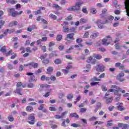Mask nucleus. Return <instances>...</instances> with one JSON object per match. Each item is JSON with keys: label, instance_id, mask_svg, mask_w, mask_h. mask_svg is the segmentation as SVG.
I'll return each mask as SVG.
<instances>
[{"label": "nucleus", "instance_id": "obj_42", "mask_svg": "<svg viewBox=\"0 0 129 129\" xmlns=\"http://www.w3.org/2000/svg\"><path fill=\"white\" fill-rule=\"evenodd\" d=\"M80 99H81V96H78L77 98L76 99V101L75 102V103L76 104L78 101H80Z\"/></svg>", "mask_w": 129, "mask_h": 129}, {"label": "nucleus", "instance_id": "obj_59", "mask_svg": "<svg viewBox=\"0 0 129 129\" xmlns=\"http://www.w3.org/2000/svg\"><path fill=\"white\" fill-rule=\"evenodd\" d=\"M76 43H82V39L81 38H78L76 40Z\"/></svg>", "mask_w": 129, "mask_h": 129}, {"label": "nucleus", "instance_id": "obj_1", "mask_svg": "<svg viewBox=\"0 0 129 129\" xmlns=\"http://www.w3.org/2000/svg\"><path fill=\"white\" fill-rule=\"evenodd\" d=\"M84 3L83 2H77L75 6H72L67 9V11L69 12H77V11H80V9H81V6L83 5Z\"/></svg>", "mask_w": 129, "mask_h": 129}, {"label": "nucleus", "instance_id": "obj_12", "mask_svg": "<svg viewBox=\"0 0 129 129\" xmlns=\"http://www.w3.org/2000/svg\"><path fill=\"white\" fill-rule=\"evenodd\" d=\"M90 13L93 15H95V14L97 13V10H96V8H92L90 9Z\"/></svg>", "mask_w": 129, "mask_h": 129}, {"label": "nucleus", "instance_id": "obj_43", "mask_svg": "<svg viewBox=\"0 0 129 129\" xmlns=\"http://www.w3.org/2000/svg\"><path fill=\"white\" fill-rule=\"evenodd\" d=\"M8 68H9V69H10V70H12V69H14V68H15L14 67H13V65L8 63Z\"/></svg>", "mask_w": 129, "mask_h": 129}, {"label": "nucleus", "instance_id": "obj_52", "mask_svg": "<svg viewBox=\"0 0 129 129\" xmlns=\"http://www.w3.org/2000/svg\"><path fill=\"white\" fill-rule=\"evenodd\" d=\"M104 77H105V73H103L102 74H101L99 77V78L100 79H101L102 78H104Z\"/></svg>", "mask_w": 129, "mask_h": 129}, {"label": "nucleus", "instance_id": "obj_13", "mask_svg": "<svg viewBox=\"0 0 129 129\" xmlns=\"http://www.w3.org/2000/svg\"><path fill=\"white\" fill-rule=\"evenodd\" d=\"M35 114H32L28 117V120H31V121H36L35 120Z\"/></svg>", "mask_w": 129, "mask_h": 129}, {"label": "nucleus", "instance_id": "obj_8", "mask_svg": "<svg viewBox=\"0 0 129 129\" xmlns=\"http://www.w3.org/2000/svg\"><path fill=\"white\" fill-rule=\"evenodd\" d=\"M51 86L48 85V84H45V85H40V88L39 89V91H42L43 90V88H49Z\"/></svg>", "mask_w": 129, "mask_h": 129}, {"label": "nucleus", "instance_id": "obj_3", "mask_svg": "<svg viewBox=\"0 0 129 129\" xmlns=\"http://www.w3.org/2000/svg\"><path fill=\"white\" fill-rule=\"evenodd\" d=\"M112 39L110 36H108L106 37V39H104L102 40V44L103 45H109V44H110V42H111Z\"/></svg>", "mask_w": 129, "mask_h": 129}, {"label": "nucleus", "instance_id": "obj_35", "mask_svg": "<svg viewBox=\"0 0 129 129\" xmlns=\"http://www.w3.org/2000/svg\"><path fill=\"white\" fill-rule=\"evenodd\" d=\"M14 117L12 115H9L8 116V120L9 121L12 122L14 120Z\"/></svg>", "mask_w": 129, "mask_h": 129}, {"label": "nucleus", "instance_id": "obj_29", "mask_svg": "<svg viewBox=\"0 0 129 129\" xmlns=\"http://www.w3.org/2000/svg\"><path fill=\"white\" fill-rule=\"evenodd\" d=\"M117 109H118V110H119L120 111H122V110H124V109H125V108H124L122 106H117Z\"/></svg>", "mask_w": 129, "mask_h": 129}, {"label": "nucleus", "instance_id": "obj_38", "mask_svg": "<svg viewBox=\"0 0 129 129\" xmlns=\"http://www.w3.org/2000/svg\"><path fill=\"white\" fill-rule=\"evenodd\" d=\"M21 90L20 89H17L15 91L16 93H18L20 95H22L23 93L21 92Z\"/></svg>", "mask_w": 129, "mask_h": 129}, {"label": "nucleus", "instance_id": "obj_20", "mask_svg": "<svg viewBox=\"0 0 129 129\" xmlns=\"http://www.w3.org/2000/svg\"><path fill=\"white\" fill-rule=\"evenodd\" d=\"M14 127H15V126H14V125H5L4 126V128L5 129H12V128H14Z\"/></svg>", "mask_w": 129, "mask_h": 129}, {"label": "nucleus", "instance_id": "obj_30", "mask_svg": "<svg viewBox=\"0 0 129 129\" xmlns=\"http://www.w3.org/2000/svg\"><path fill=\"white\" fill-rule=\"evenodd\" d=\"M69 28H68V27H63V31L64 32V33H68L69 32Z\"/></svg>", "mask_w": 129, "mask_h": 129}, {"label": "nucleus", "instance_id": "obj_19", "mask_svg": "<svg viewBox=\"0 0 129 129\" xmlns=\"http://www.w3.org/2000/svg\"><path fill=\"white\" fill-rule=\"evenodd\" d=\"M33 110H34V108H33V107H32V106H28L26 107V111H29L30 112L33 111Z\"/></svg>", "mask_w": 129, "mask_h": 129}, {"label": "nucleus", "instance_id": "obj_7", "mask_svg": "<svg viewBox=\"0 0 129 129\" xmlns=\"http://www.w3.org/2000/svg\"><path fill=\"white\" fill-rule=\"evenodd\" d=\"M97 71L98 72H103L104 71V66L100 64L97 68Z\"/></svg>", "mask_w": 129, "mask_h": 129}, {"label": "nucleus", "instance_id": "obj_36", "mask_svg": "<svg viewBox=\"0 0 129 129\" xmlns=\"http://www.w3.org/2000/svg\"><path fill=\"white\" fill-rule=\"evenodd\" d=\"M33 13H34L35 16H37V15H40V14H42V12L40 10H38L36 11H34Z\"/></svg>", "mask_w": 129, "mask_h": 129}, {"label": "nucleus", "instance_id": "obj_10", "mask_svg": "<svg viewBox=\"0 0 129 129\" xmlns=\"http://www.w3.org/2000/svg\"><path fill=\"white\" fill-rule=\"evenodd\" d=\"M6 2L7 4H10V5H16V4L17 3V1L15 0H6Z\"/></svg>", "mask_w": 129, "mask_h": 129}, {"label": "nucleus", "instance_id": "obj_5", "mask_svg": "<svg viewBox=\"0 0 129 129\" xmlns=\"http://www.w3.org/2000/svg\"><path fill=\"white\" fill-rule=\"evenodd\" d=\"M118 127H121L122 129H128L129 125L127 124H123L121 123H119L118 124Z\"/></svg>", "mask_w": 129, "mask_h": 129}, {"label": "nucleus", "instance_id": "obj_54", "mask_svg": "<svg viewBox=\"0 0 129 129\" xmlns=\"http://www.w3.org/2000/svg\"><path fill=\"white\" fill-rule=\"evenodd\" d=\"M106 12H107V10H106V9H103L101 15H105V14H106Z\"/></svg>", "mask_w": 129, "mask_h": 129}, {"label": "nucleus", "instance_id": "obj_55", "mask_svg": "<svg viewBox=\"0 0 129 129\" xmlns=\"http://www.w3.org/2000/svg\"><path fill=\"white\" fill-rule=\"evenodd\" d=\"M15 8L16 10H18V9H21V8H22V6H21V4H18L15 6Z\"/></svg>", "mask_w": 129, "mask_h": 129}, {"label": "nucleus", "instance_id": "obj_53", "mask_svg": "<svg viewBox=\"0 0 129 129\" xmlns=\"http://www.w3.org/2000/svg\"><path fill=\"white\" fill-rule=\"evenodd\" d=\"M95 58H96V59H97L98 60H100V59L102 58V56L100 55H97L95 56Z\"/></svg>", "mask_w": 129, "mask_h": 129}, {"label": "nucleus", "instance_id": "obj_32", "mask_svg": "<svg viewBox=\"0 0 129 129\" xmlns=\"http://www.w3.org/2000/svg\"><path fill=\"white\" fill-rule=\"evenodd\" d=\"M90 86H89V85H87L86 87H85L84 88V93H87V92H88V89L90 87Z\"/></svg>", "mask_w": 129, "mask_h": 129}, {"label": "nucleus", "instance_id": "obj_51", "mask_svg": "<svg viewBox=\"0 0 129 129\" xmlns=\"http://www.w3.org/2000/svg\"><path fill=\"white\" fill-rule=\"evenodd\" d=\"M71 126H73V127H78L79 126V124L77 123H72L71 124Z\"/></svg>", "mask_w": 129, "mask_h": 129}, {"label": "nucleus", "instance_id": "obj_34", "mask_svg": "<svg viewBox=\"0 0 129 129\" xmlns=\"http://www.w3.org/2000/svg\"><path fill=\"white\" fill-rule=\"evenodd\" d=\"M7 46H4L1 49L0 51L2 52L3 53H6L7 52V49H6Z\"/></svg>", "mask_w": 129, "mask_h": 129}, {"label": "nucleus", "instance_id": "obj_14", "mask_svg": "<svg viewBox=\"0 0 129 129\" xmlns=\"http://www.w3.org/2000/svg\"><path fill=\"white\" fill-rule=\"evenodd\" d=\"M54 70V68H53V67H49L48 68H47V74H52V72H53V71Z\"/></svg>", "mask_w": 129, "mask_h": 129}, {"label": "nucleus", "instance_id": "obj_6", "mask_svg": "<svg viewBox=\"0 0 129 129\" xmlns=\"http://www.w3.org/2000/svg\"><path fill=\"white\" fill-rule=\"evenodd\" d=\"M38 66H39V64L37 62H30V69H33V68H38Z\"/></svg>", "mask_w": 129, "mask_h": 129}, {"label": "nucleus", "instance_id": "obj_39", "mask_svg": "<svg viewBox=\"0 0 129 129\" xmlns=\"http://www.w3.org/2000/svg\"><path fill=\"white\" fill-rule=\"evenodd\" d=\"M97 36H98V34L97 33H93L91 35V38H92V39H95V38H96Z\"/></svg>", "mask_w": 129, "mask_h": 129}, {"label": "nucleus", "instance_id": "obj_57", "mask_svg": "<svg viewBox=\"0 0 129 129\" xmlns=\"http://www.w3.org/2000/svg\"><path fill=\"white\" fill-rule=\"evenodd\" d=\"M87 110V109H86V108H82L80 109V112H85Z\"/></svg>", "mask_w": 129, "mask_h": 129}, {"label": "nucleus", "instance_id": "obj_58", "mask_svg": "<svg viewBox=\"0 0 129 129\" xmlns=\"http://www.w3.org/2000/svg\"><path fill=\"white\" fill-rule=\"evenodd\" d=\"M96 6L98 8H103V5H102V3H98L97 4Z\"/></svg>", "mask_w": 129, "mask_h": 129}, {"label": "nucleus", "instance_id": "obj_62", "mask_svg": "<svg viewBox=\"0 0 129 129\" xmlns=\"http://www.w3.org/2000/svg\"><path fill=\"white\" fill-rule=\"evenodd\" d=\"M68 99H71L73 98V95L72 94H69L67 97Z\"/></svg>", "mask_w": 129, "mask_h": 129}, {"label": "nucleus", "instance_id": "obj_18", "mask_svg": "<svg viewBox=\"0 0 129 129\" xmlns=\"http://www.w3.org/2000/svg\"><path fill=\"white\" fill-rule=\"evenodd\" d=\"M18 25V21H14L9 24V27H13L14 26H17Z\"/></svg>", "mask_w": 129, "mask_h": 129}, {"label": "nucleus", "instance_id": "obj_46", "mask_svg": "<svg viewBox=\"0 0 129 129\" xmlns=\"http://www.w3.org/2000/svg\"><path fill=\"white\" fill-rule=\"evenodd\" d=\"M92 81H101V80L96 77H94L93 79H92Z\"/></svg>", "mask_w": 129, "mask_h": 129}, {"label": "nucleus", "instance_id": "obj_50", "mask_svg": "<svg viewBox=\"0 0 129 129\" xmlns=\"http://www.w3.org/2000/svg\"><path fill=\"white\" fill-rule=\"evenodd\" d=\"M57 41H61L62 40V35H58L56 37Z\"/></svg>", "mask_w": 129, "mask_h": 129}, {"label": "nucleus", "instance_id": "obj_37", "mask_svg": "<svg viewBox=\"0 0 129 129\" xmlns=\"http://www.w3.org/2000/svg\"><path fill=\"white\" fill-rule=\"evenodd\" d=\"M82 12L84 14H88V11H87V8L83 7L82 8Z\"/></svg>", "mask_w": 129, "mask_h": 129}, {"label": "nucleus", "instance_id": "obj_47", "mask_svg": "<svg viewBox=\"0 0 129 129\" xmlns=\"http://www.w3.org/2000/svg\"><path fill=\"white\" fill-rule=\"evenodd\" d=\"M54 118H56V119H60L61 118H62V117L61 116V115H56L54 116Z\"/></svg>", "mask_w": 129, "mask_h": 129}, {"label": "nucleus", "instance_id": "obj_48", "mask_svg": "<svg viewBox=\"0 0 129 129\" xmlns=\"http://www.w3.org/2000/svg\"><path fill=\"white\" fill-rule=\"evenodd\" d=\"M34 86H35V85L32 83H30L28 85V87H29V88H33Z\"/></svg>", "mask_w": 129, "mask_h": 129}, {"label": "nucleus", "instance_id": "obj_9", "mask_svg": "<svg viewBox=\"0 0 129 129\" xmlns=\"http://www.w3.org/2000/svg\"><path fill=\"white\" fill-rule=\"evenodd\" d=\"M62 62H63V59L61 58H56L54 60V63L57 65L62 64Z\"/></svg>", "mask_w": 129, "mask_h": 129}, {"label": "nucleus", "instance_id": "obj_27", "mask_svg": "<svg viewBox=\"0 0 129 129\" xmlns=\"http://www.w3.org/2000/svg\"><path fill=\"white\" fill-rule=\"evenodd\" d=\"M38 80L35 77V76H31L30 77V81L36 82Z\"/></svg>", "mask_w": 129, "mask_h": 129}, {"label": "nucleus", "instance_id": "obj_64", "mask_svg": "<svg viewBox=\"0 0 129 129\" xmlns=\"http://www.w3.org/2000/svg\"><path fill=\"white\" fill-rule=\"evenodd\" d=\"M114 14L115 15H119L120 14V11L119 10H116L114 11Z\"/></svg>", "mask_w": 129, "mask_h": 129}, {"label": "nucleus", "instance_id": "obj_31", "mask_svg": "<svg viewBox=\"0 0 129 129\" xmlns=\"http://www.w3.org/2000/svg\"><path fill=\"white\" fill-rule=\"evenodd\" d=\"M7 35H8L7 33H4L3 34L0 35V39H4L5 38H7Z\"/></svg>", "mask_w": 129, "mask_h": 129}, {"label": "nucleus", "instance_id": "obj_23", "mask_svg": "<svg viewBox=\"0 0 129 129\" xmlns=\"http://www.w3.org/2000/svg\"><path fill=\"white\" fill-rule=\"evenodd\" d=\"M80 24H85L87 23V19H85V18H81L80 20Z\"/></svg>", "mask_w": 129, "mask_h": 129}, {"label": "nucleus", "instance_id": "obj_44", "mask_svg": "<svg viewBox=\"0 0 129 129\" xmlns=\"http://www.w3.org/2000/svg\"><path fill=\"white\" fill-rule=\"evenodd\" d=\"M72 16L70 15L66 18V21H72Z\"/></svg>", "mask_w": 129, "mask_h": 129}, {"label": "nucleus", "instance_id": "obj_11", "mask_svg": "<svg viewBox=\"0 0 129 129\" xmlns=\"http://www.w3.org/2000/svg\"><path fill=\"white\" fill-rule=\"evenodd\" d=\"M52 8L53 9H55L57 11H60V10H62V7H60L58 4H53Z\"/></svg>", "mask_w": 129, "mask_h": 129}, {"label": "nucleus", "instance_id": "obj_60", "mask_svg": "<svg viewBox=\"0 0 129 129\" xmlns=\"http://www.w3.org/2000/svg\"><path fill=\"white\" fill-rule=\"evenodd\" d=\"M26 52H28V53H32V50H31V48L28 47L26 49Z\"/></svg>", "mask_w": 129, "mask_h": 129}, {"label": "nucleus", "instance_id": "obj_15", "mask_svg": "<svg viewBox=\"0 0 129 129\" xmlns=\"http://www.w3.org/2000/svg\"><path fill=\"white\" fill-rule=\"evenodd\" d=\"M74 33H70L67 35V38L70 39V40H74Z\"/></svg>", "mask_w": 129, "mask_h": 129}, {"label": "nucleus", "instance_id": "obj_21", "mask_svg": "<svg viewBox=\"0 0 129 129\" xmlns=\"http://www.w3.org/2000/svg\"><path fill=\"white\" fill-rule=\"evenodd\" d=\"M55 45V42H50L49 43V51H52V48H51V47H52V46H54Z\"/></svg>", "mask_w": 129, "mask_h": 129}, {"label": "nucleus", "instance_id": "obj_17", "mask_svg": "<svg viewBox=\"0 0 129 129\" xmlns=\"http://www.w3.org/2000/svg\"><path fill=\"white\" fill-rule=\"evenodd\" d=\"M70 117H75V118H79V115H78L76 113H73L70 114Z\"/></svg>", "mask_w": 129, "mask_h": 129}, {"label": "nucleus", "instance_id": "obj_33", "mask_svg": "<svg viewBox=\"0 0 129 129\" xmlns=\"http://www.w3.org/2000/svg\"><path fill=\"white\" fill-rule=\"evenodd\" d=\"M111 102H112V97L108 98L106 100V103H107V104L110 103Z\"/></svg>", "mask_w": 129, "mask_h": 129}, {"label": "nucleus", "instance_id": "obj_24", "mask_svg": "<svg viewBox=\"0 0 129 129\" xmlns=\"http://www.w3.org/2000/svg\"><path fill=\"white\" fill-rule=\"evenodd\" d=\"M49 18L50 19H52V20H57V16L55 15H53V14H50L49 15Z\"/></svg>", "mask_w": 129, "mask_h": 129}, {"label": "nucleus", "instance_id": "obj_2", "mask_svg": "<svg viewBox=\"0 0 129 129\" xmlns=\"http://www.w3.org/2000/svg\"><path fill=\"white\" fill-rule=\"evenodd\" d=\"M7 11L8 13L12 14V16L14 17H16L17 16H19L20 15H22V14H23V11H21L20 12L15 11V8H8L7 9Z\"/></svg>", "mask_w": 129, "mask_h": 129}, {"label": "nucleus", "instance_id": "obj_28", "mask_svg": "<svg viewBox=\"0 0 129 129\" xmlns=\"http://www.w3.org/2000/svg\"><path fill=\"white\" fill-rule=\"evenodd\" d=\"M118 91H119L118 90L116 89V90H114V94L115 95H117V96H121V94H119L118 93Z\"/></svg>", "mask_w": 129, "mask_h": 129}, {"label": "nucleus", "instance_id": "obj_25", "mask_svg": "<svg viewBox=\"0 0 129 129\" xmlns=\"http://www.w3.org/2000/svg\"><path fill=\"white\" fill-rule=\"evenodd\" d=\"M49 81H50V80H51V81H56L57 80V79H56V77L53 75L51 76L50 77H49Z\"/></svg>", "mask_w": 129, "mask_h": 129}, {"label": "nucleus", "instance_id": "obj_22", "mask_svg": "<svg viewBox=\"0 0 129 129\" xmlns=\"http://www.w3.org/2000/svg\"><path fill=\"white\" fill-rule=\"evenodd\" d=\"M111 88L112 89H113L114 88H115L116 89H117V90H118L119 91H121V88L117 87L116 85H111Z\"/></svg>", "mask_w": 129, "mask_h": 129}, {"label": "nucleus", "instance_id": "obj_40", "mask_svg": "<svg viewBox=\"0 0 129 129\" xmlns=\"http://www.w3.org/2000/svg\"><path fill=\"white\" fill-rule=\"evenodd\" d=\"M112 120L108 121L107 123V126H112Z\"/></svg>", "mask_w": 129, "mask_h": 129}, {"label": "nucleus", "instance_id": "obj_61", "mask_svg": "<svg viewBox=\"0 0 129 129\" xmlns=\"http://www.w3.org/2000/svg\"><path fill=\"white\" fill-rule=\"evenodd\" d=\"M58 49L60 51H62V50H63L64 49V45H59L58 47Z\"/></svg>", "mask_w": 129, "mask_h": 129}, {"label": "nucleus", "instance_id": "obj_56", "mask_svg": "<svg viewBox=\"0 0 129 129\" xmlns=\"http://www.w3.org/2000/svg\"><path fill=\"white\" fill-rule=\"evenodd\" d=\"M91 60H92V56L89 57L88 58V59H87V62L88 63H91V62H92V61Z\"/></svg>", "mask_w": 129, "mask_h": 129}, {"label": "nucleus", "instance_id": "obj_4", "mask_svg": "<svg viewBox=\"0 0 129 129\" xmlns=\"http://www.w3.org/2000/svg\"><path fill=\"white\" fill-rule=\"evenodd\" d=\"M124 5L127 16L129 17V0H126L125 2L124 3Z\"/></svg>", "mask_w": 129, "mask_h": 129}, {"label": "nucleus", "instance_id": "obj_45", "mask_svg": "<svg viewBox=\"0 0 129 129\" xmlns=\"http://www.w3.org/2000/svg\"><path fill=\"white\" fill-rule=\"evenodd\" d=\"M62 72L64 73V74H67L69 73V70L68 69H63L62 70Z\"/></svg>", "mask_w": 129, "mask_h": 129}, {"label": "nucleus", "instance_id": "obj_16", "mask_svg": "<svg viewBox=\"0 0 129 129\" xmlns=\"http://www.w3.org/2000/svg\"><path fill=\"white\" fill-rule=\"evenodd\" d=\"M49 77H46V76L45 75H43L41 77V81H45V80H46V81H49Z\"/></svg>", "mask_w": 129, "mask_h": 129}, {"label": "nucleus", "instance_id": "obj_26", "mask_svg": "<svg viewBox=\"0 0 129 129\" xmlns=\"http://www.w3.org/2000/svg\"><path fill=\"white\" fill-rule=\"evenodd\" d=\"M6 24V21L4 20H0V30L4 27L5 24Z\"/></svg>", "mask_w": 129, "mask_h": 129}, {"label": "nucleus", "instance_id": "obj_49", "mask_svg": "<svg viewBox=\"0 0 129 129\" xmlns=\"http://www.w3.org/2000/svg\"><path fill=\"white\" fill-rule=\"evenodd\" d=\"M91 61H92V62H90L91 64H95V62H96V60L95 59V58L92 56Z\"/></svg>", "mask_w": 129, "mask_h": 129}, {"label": "nucleus", "instance_id": "obj_63", "mask_svg": "<svg viewBox=\"0 0 129 129\" xmlns=\"http://www.w3.org/2000/svg\"><path fill=\"white\" fill-rule=\"evenodd\" d=\"M43 124V122L39 121L37 123V126H41Z\"/></svg>", "mask_w": 129, "mask_h": 129}, {"label": "nucleus", "instance_id": "obj_41", "mask_svg": "<svg viewBox=\"0 0 129 129\" xmlns=\"http://www.w3.org/2000/svg\"><path fill=\"white\" fill-rule=\"evenodd\" d=\"M56 109H57L55 107H50L49 108V110L50 111H56Z\"/></svg>", "mask_w": 129, "mask_h": 129}]
</instances>
